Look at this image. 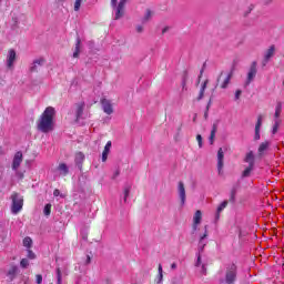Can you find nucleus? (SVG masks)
Masks as SVG:
<instances>
[{"label": "nucleus", "mask_w": 284, "mask_h": 284, "mask_svg": "<svg viewBox=\"0 0 284 284\" xmlns=\"http://www.w3.org/2000/svg\"><path fill=\"white\" fill-rule=\"evenodd\" d=\"M54 116H57V110L53 106H48L40 115L38 121V130L48 134L54 130Z\"/></svg>", "instance_id": "nucleus-1"}, {"label": "nucleus", "mask_w": 284, "mask_h": 284, "mask_svg": "<svg viewBox=\"0 0 284 284\" xmlns=\"http://www.w3.org/2000/svg\"><path fill=\"white\" fill-rule=\"evenodd\" d=\"M205 239H207V226H205V232L204 234L200 237L199 242V253H197V260L195 262V266L201 268V274H207V263H204L201 260V253L203 250H205Z\"/></svg>", "instance_id": "nucleus-2"}, {"label": "nucleus", "mask_w": 284, "mask_h": 284, "mask_svg": "<svg viewBox=\"0 0 284 284\" xmlns=\"http://www.w3.org/2000/svg\"><path fill=\"white\" fill-rule=\"evenodd\" d=\"M126 3L128 0H111V8L113 10L114 21H119V19H123V17H125Z\"/></svg>", "instance_id": "nucleus-3"}, {"label": "nucleus", "mask_w": 284, "mask_h": 284, "mask_svg": "<svg viewBox=\"0 0 284 284\" xmlns=\"http://www.w3.org/2000/svg\"><path fill=\"white\" fill-rule=\"evenodd\" d=\"M237 267L232 263L225 266L224 277L220 278V283L234 284L236 283Z\"/></svg>", "instance_id": "nucleus-4"}, {"label": "nucleus", "mask_w": 284, "mask_h": 284, "mask_svg": "<svg viewBox=\"0 0 284 284\" xmlns=\"http://www.w3.org/2000/svg\"><path fill=\"white\" fill-rule=\"evenodd\" d=\"M11 199H12L11 212L12 214H19V212L23 210V196H21L18 193H13L11 195Z\"/></svg>", "instance_id": "nucleus-5"}, {"label": "nucleus", "mask_w": 284, "mask_h": 284, "mask_svg": "<svg viewBox=\"0 0 284 284\" xmlns=\"http://www.w3.org/2000/svg\"><path fill=\"white\" fill-rule=\"evenodd\" d=\"M73 110H74L77 121H79L80 119H85L84 116L85 113H83V110H85V102H78L74 105Z\"/></svg>", "instance_id": "nucleus-6"}, {"label": "nucleus", "mask_w": 284, "mask_h": 284, "mask_svg": "<svg viewBox=\"0 0 284 284\" xmlns=\"http://www.w3.org/2000/svg\"><path fill=\"white\" fill-rule=\"evenodd\" d=\"M68 174H70V169L65 163H60L54 170V176H68Z\"/></svg>", "instance_id": "nucleus-7"}, {"label": "nucleus", "mask_w": 284, "mask_h": 284, "mask_svg": "<svg viewBox=\"0 0 284 284\" xmlns=\"http://www.w3.org/2000/svg\"><path fill=\"white\" fill-rule=\"evenodd\" d=\"M256 72H257V69H256V61L252 62L250 69H248V72H247V77H246V85H250V83L252 81H254V79H256Z\"/></svg>", "instance_id": "nucleus-8"}, {"label": "nucleus", "mask_w": 284, "mask_h": 284, "mask_svg": "<svg viewBox=\"0 0 284 284\" xmlns=\"http://www.w3.org/2000/svg\"><path fill=\"white\" fill-rule=\"evenodd\" d=\"M178 194L181 200V205H185V201L187 199V195L185 194V184L183 182L178 183Z\"/></svg>", "instance_id": "nucleus-9"}, {"label": "nucleus", "mask_w": 284, "mask_h": 284, "mask_svg": "<svg viewBox=\"0 0 284 284\" xmlns=\"http://www.w3.org/2000/svg\"><path fill=\"white\" fill-rule=\"evenodd\" d=\"M21 163H23V153H21L20 151L17 152L13 156V161H12V170L18 171Z\"/></svg>", "instance_id": "nucleus-10"}, {"label": "nucleus", "mask_w": 284, "mask_h": 284, "mask_svg": "<svg viewBox=\"0 0 284 284\" xmlns=\"http://www.w3.org/2000/svg\"><path fill=\"white\" fill-rule=\"evenodd\" d=\"M14 61H17V51H14V49H10L7 54V67L13 68Z\"/></svg>", "instance_id": "nucleus-11"}, {"label": "nucleus", "mask_w": 284, "mask_h": 284, "mask_svg": "<svg viewBox=\"0 0 284 284\" xmlns=\"http://www.w3.org/2000/svg\"><path fill=\"white\" fill-rule=\"evenodd\" d=\"M276 52V47L271 45L265 52H264V60H263V65H267V63L270 62V59H272V57H274Z\"/></svg>", "instance_id": "nucleus-12"}, {"label": "nucleus", "mask_w": 284, "mask_h": 284, "mask_svg": "<svg viewBox=\"0 0 284 284\" xmlns=\"http://www.w3.org/2000/svg\"><path fill=\"white\" fill-rule=\"evenodd\" d=\"M201 221H203V213L201 210H197L193 216V230L196 232L199 230V225H201Z\"/></svg>", "instance_id": "nucleus-13"}, {"label": "nucleus", "mask_w": 284, "mask_h": 284, "mask_svg": "<svg viewBox=\"0 0 284 284\" xmlns=\"http://www.w3.org/2000/svg\"><path fill=\"white\" fill-rule=\"evenodd\" d=\"M223 149L220 148L217 151V172L219 174H222L223 172V159H224Z\"/></svg>", "instance_id": "nucleus-14"}, {"label": "nucleus", "mask_w": 284, "mask_h": 284, "mask_svg": "<svg viewBox=\"0 0 284 284\" xmlns=\"http://www.w3.org/2000/svg\"><path fill=\"white\" fill-rule=\"evenodd\" d=\"M21 23H26V16L19 13L17 16L12 17V26H14L16 28L21 26Z\"/></svg>", "instance_id": "nucleus-15"}, {"label": "nucleus", "mask_w": 284, "mask_h": 284, "mask_svg": "<svg viewBox=\"0 0 284 284\" xmlns=\"http://www.w3.org/2000/svg\"><path fill=\"white\" fill-rule=\"evenodd\" d=\"M244 163H247L248 166L254 168V165L256 163V159L254 156V152L250 151L248 153H246V155L244 158Z\"/></svg>", "instance_id": "nucleus-16"}, {"label": "nucleus", "mask_w": 284, "mask_h": 284, "mask_svg": "<svg viewBox=\"0 0 284 284\" xmlns=\"http://www.w3.org/2000/svg\"><path fill=\"white\" fill-rule=\"evenodd\" d=\"M270 141H264L260 144L258 149H257V154L260 156H263V154H265V152H267V150H270Z\"/></svg>", "instance_id": "nucleus-17"}, {"label": "nucleus", "mask_w": 284, "mask_h": 284, "mask_svg": "<svg viewBox=\"0 0 284 284\" xmlns=\"http://www.w3.org/2000/svg\"><path fill=\"white\" fill-rule=\"evenodd\" d=\"M130 192H132V184L124 185L122 195L123 203H128V199H130Z\"/></svg>", "instance_id": "nucleus-18"}, {"label": "nucleus", "mask_w": 284, "mask_h": 284, "mask_svg": "<svg viewBox=\"0 0 284 284\" xmlns=\"http://www.w3.org/2000/svg\"><path fill=\"white\" fill-rule=\"evenodd\" d=\"M43 63H45V60L43 58L36 59L33 63L30 65V71L37 72V68H39V65H43Z\"/></svg>", "instance_id": "nucleus-19"}, {"label": "nucleus", "mask_w": 284, "mask_h": 284, "mask_svg": "<svg viewBox=\"0 0 284 284\" xmlns=\"http://www.w3.org/2000/svg\"><path fill=\"white\" fill-rule=\"evenodd\" d=\"M232 77H233L232 71L225 74L224 80L220 85L222 90H225L230 85V81H232Z\"/></svg>", "instance_id": "nucleus-20"}, {"label": "nucleus", "mask_w": 284, "mask_h": 284, "mask_svg": "<svg viewBox=\"0 0 284 284\" xmlns=\"http://www.w3.org/2000/svg\"><path fill=\"white\" fill-rule=\"evenodd\" d=\"M227 200L223 201L219 206H217V210H216V215H215V219L219 220L221 219V212H223V210H225V207H227Z\"/></svg>", "instance_id": "nucleus-21"}, {"label": "nucleus", "mask_w": 284, "mask_h": 284, "mask_svg": "<svg viewBox=\"0 0 284 284\" xmlns=\"http://www.w3.org/2000/svg\"><path fill=\"white\" fill-rule=\"evenodd\" d=\"M83 161H85V155L82 152L77 153L75 163L80 170H81V165L83 164Z\"/></svg>", "instance_id": "nucleus-22"}, {"label": "nucleus", "mask_w": 284, "mask_h": 284, "mask_svg": "<svg viewBox=\"0 0 284 284\" xmlns=\"http://www.w3.org/2000/svg\"><path fill=\"white\" fill-rule=\"evenodd\" d=\"M79 54H81V39H77L75 49L73 52V59H79Z\"/></svg>", "instance_id": "nucleus-23"}, {"label": "nucleus", "mask_w": 284, "mask_h": 284, "mask_svg": "<svg viewBox=\"0 0 284 284\" xmlns=\"http://www.w3.org/2000/svg\"><path fill=\"white\" fill-rule=\"evenodd\" d=\"M252 172H254V166L246 168L242 173V178L247 179V176H251Z\"/></svg>", "instance_id": "nucleus-24"}, {"label": "nucleus", "mask_w": 284, "mask_h": 284, "mask_svg": "<svg viewBox=\"0 0 284 284\" xmlns=\"http://www.w3.org/2000/svg\"><path fill=\"white\" fill-rule=\"evenodd\" d=\"M278 128H281V119H275L272 129V134H276V132H278Z\"/></svg>", "instance_id": "nucleus-25"}, {"label": "nucleus", "mask_w": 284, "mask_h": 284, "mask_svg": "<svg viewBox=\"0 0 284 284\" xmlns=\"http://www.w3.org/2000/svg\"><path fill=\"white\" fill-rule=\"evenodd\" d=\"M152 11L150 9L146 10V12L144 13V17L142 19L143 23H148V21H150V19H152Z\"/></svg>", "instance_id": "nucleus-26"}, {"label": "nucleus", "mask_w": 284, "mask_h": 284, "mask_svg": "<svg viewBox=\"0 0 284 284\" xmlns=\"http://www.w3.org/2000/svg\"><path fill=\"white\" fill-rule=\"evenodd\" d=\"M216 138V124L213 125V129L211 131L210 135V143L211 145L214 144V139Z\"/></svg>", "instance_id": "nucleus-27"}, {"label": "nucleus", "mask_w": 284, "mask_h": 284, "mask_svg": "<svg viewBox=\"0 0 284 284\" xmlns=\"http://www.w3.org/2000/svg\"><path fill=\"white\" fill-rule=\"evenodd\" d=\"M261 125H263V115H258L255 130L261 131Z\"/></svg>", "instance_id": "nucleus-28"}, {"label": "nucleus", "mask_w": 284, "mask_h": 284, "mask_svg": "<svg viewBox=\"0 0 284 284\" xmlns=\"http://www.w3.org/2000/svg\"><path fill=\"white\" fill-rule=\"evenodd\" d=\"M23 246H24V247H28V248L32 247V239H30V237H24V240H23Z\"/></svg>", "instance_id": "nucleus-29"}, {"label": "nucleus", "mask_w": 284, "mask_h": 284, "mask_svg": "<svg viewBox=\"0 0 284 284\" xmlns=\"http://www.w3.org/2000/svg\"><path fill=\"white\" fill-rule=\"evenodd\" d=\"M158 272H159V282L158 283H161L163 281V266L161 264H159L158 266Z\"/></svg>", "instance_id": "nucleus-30"}, {"label": "nucleus", "mask_w": 284, "mask_h": 284, "mask_svg": "<svg viewBox=\"0 0 284 284\" xmlns=\"http://www.w3.org/2000/svg\"><path fill=\"white\" fill-rule=\"evenodd\" d=\"M81 3H83V0H75L74 2V11L79 12L81 10Z\"/></svg>", "instance_id": "nucleus-31"}, {"label": "nucleus", "mask_w": 284, "mask_h": 284, "mask_svg": "<svg viewBox=\"0 0 284 284\" xmlns=\"http://www.w3.org/2000/svg\"><path fill=\"white\" fill-rule=\"evenodd\" d=\"M51 210H52V205L51 204H47L45 206H44V215L45 216H50V212H51Z\"/></svg>", "instance_id": "nucleus-32"}, {"label": "nucleus", "mask_w": 284, "mask_h": 284, "mask_svg": "<svg viewBox=\"0 0 284 284\" xmlns=\"http://www.w3.org/2000/svg\"><path fill=\"white\" fill-rule=\"evenodd\" d=\"M281 112H282V106L280 104L275 109V114H274L275 119H280L281 118Z\"/></svg>", "instance_id": "nucleus-33"}, {"label": "nucleus", "mask_w": 284, "mask_h": 284, "mask_svg": "<svg viewBox=\"0 0 284 284\" xmlns=\"http://www.w3.org/2000/svg\"><path fill=\"white\" fill-rule=\"evenodd\" d=\"M17 266H11V268L8 271V276H14V274H17Z\"/></svg>", "instance_id": "nucleus-34"}, {"label": "nucleus", "mask_w": 284, "mask_h": 284, "mask_svg": "<svg viewBox=\"0 0 284 284\" xmlns=\"http://www.w3.org/2000/svg\"><path fill=\"white\" fill-rule=\"evenodd\" d=\"M108 159V144L104 145V151L102 153V161H106Z\"/></svg>", "instance_id": "nucleus-35"}, {"label": "nucleus", "mask_w": 284, "mask_h": 284, "mask_svg": "<svg viewBox=\"0 0 284 284\" xmlns=\"http://www.w3.org/2000/svg\"><path fill=\"white\" fill-rule=\"evenodd\" d=\"M20 265L21 267H28V265H30V262L28 261V258H22Z\"/></svg>", "instance_id": "nucleus-36"}, {"label": "nucleus", "mask_w": 284, "mask_h": 284, "mask_svg": "<svg viewBox=\"0 0 284 284\" xmlns=\"http://www.w3.org/2000/svg\"><path fill=\"white\" fill-rule=\"evenodd\" d=\"M57 284H62V280H61V270L60 268H58L57 270Z\"/></svg>", "instance_id": "nucleus-37"}, {"label": "nucleus", "mask_w": 284, "mask_h": 284, "mask_svg": "<svg viewBox=\"0 0 284 284\" xmlns=\"http://www.w3.org/2000/svg\"><path fill=\"white\" fill-rule=\"evenodd\" d=\"M196 141L199 143V148H203V136H201V134L196 135Z\"/></svg>", "instance_id": "nucleus-38"}, {"label": "nucleus", "mask_w": 284, "mask_h": 284, "mask_svg": "<svg viewBox=\"0 0 284 284\" xmlns=\"http://www.w3.org/2000/svg\"><path fill=\"white\" fill-rule=\"evenodd\" d=\"M27 252H28L27 254L28 258H30L31 261H33V258H37V255L32 251L28 250Z\"/></svg>", "instance_id": "nucleus-39"}, {"label": "nucleus", "mask_w": 284, "mask_h": 284, "mask_svg": "<svg viewBox=\"0 0 284 284\" xmlns=\"http://www.w3.org/2000/svg\"><path fill=\"white\" fill-rule=\"evenodd\" d=\"M119 174H121V170L120 169H115L113 171V174H112L111 179L115 180L119 176Z\"/></svg>", "instance_id": "nucleus-40"}, {"label": "nucleus", "mask_w": 284, "mask_h": 284, "mask_svg": "<svg viewBox=\"0 0 284 284\" xmlns=\"http://www.w3.org/2000/svg\"><path fill=\"white\" fill-rule=\"evenodd\" d=\"M36 281L38 284L43 283V276L41 274L36 275Z\"/></svg>", "instance_id": "nucleus-41"}, {"label": "nucleus", "mask_w": 284, "mask_h": 284, "mask_svg": "<svg viewBox=\"0 0 284 284\" xmlns=\"http://www.w3.org/2000/svg\"><path fill=\"white\" fill-rule=\"evenodd\" d=\"M102 109L103 112L108 113V103L105 102V100H102Z\"/></svg>", "instance_id": "nucleus-42"}, {"label": "nucleus", "mask_w": 284, "mask_h": 284, "mask_svg": "<svg viewBox=\"0 0 284 284\" xmlns=\"http://www.w3.org/2000/svg\"><path fill=\"white\" fill-rule=\"evenodd\" d=\"M241 94H242L241 90L235 91V101H239L241 99Z\"/></svg>", "instance_id": "nucleus-43"}, {"label": "nucleus", "mask_w": 284, "mask_h": 284, "mask_svg": "<svg viewBox=\"0 0 284 284\" xmlns=\"http://www.w3.org/2000/svg\"><path fill=\"white\" fill-rule=\"evenodd\" d=\"M135 31H136L139 34H141V32H143V26L138 24V26L135 27Z\"/></svg>", "instance_id": "nucleus-44"}, {"label": "nucleus", "mask_w": 284, "mask_h": 284, "mask_svg": "<svg viewBox=\"0 0 284 284\" xmlns=\"http://www.w3.org/2000/svg\"><path fill=\"white\" fill-rule=\"evenodd\" d=\"M255 141H258L261 139V131L255 130Z\"/></svg>", "instance_id": "nucleus-45"}, {"label": "nucleus", "mask_w": 284, "mask_h": 284, "mask_svg": "<svg viewBox=\"0 0 284 284\" xmlns=\"http://www.w3.org/2000/svg\"><path fill=\"white\" fill-rule=\"evenodd\" d=\"M114 112V109L112 108V104H108V114H112Z\"/></svg>", "instance_id": "nucleus-46"}, {"label": "nucleus", "mask_w": 284, "mask_h": 284, "mask_svg": "<svg viewBox=\"0 0 284 284\" xmlns=\"http://www.w3.org/2000/svg\"><path fill=\"white\" fill-rule=\"evenodd\" d=\"M61 194V191H59V189H55L53 191V196H59Z\"/></svg>", "instance_id": "nucleus-47"}, {"label": "nucleus", "mask_w": 284, "mask_h": 284, "mask_svg": "<svg viewBox=\"0 0 284 284\" xmlns=\"http://www.w3.org/2000/svg\"><path fill=\"white\" fill-rule=\"evenodd\" d=\"M204 94H205V91H203V90L201 89L199 99H200V100L203 99V95H204Z\"/></svg>", "instance_id": "nucleus-48"}, {"label": "nucleus", "mask_w": 284, "mask_h": 284, "mask_svg": "<svg viewBox=\"0 0 284 284\" xmlns=\"http://www.w3.org/2000/svg\"><path fill=\"white\" fill-rule=\"evenodd\" d=\"M205 88H207V81H205V82L203 83V85H202V89H201V90L205 91Z\"/></svg>", "instance_id": "nucleus-49"}, {"label": "nucleus", "mask_w": 284, "mask_h": 284, "mask_svg": "<svg viewBox=\"0 0 284 284\" xmlns=\"http://www.w3.org/2000/svg\"><path fill=\"white\" fill-rule=\"evenodd\" d=\"M171 270H176V263L171 264Z\"/></svg>", "instance_id": "nucleus-50"}, {"label": "nucleus", "mask_w": 284, "mask_h": 284, "mask_svg": "<svg viewBox=\"0 0 284 284\" xmlns=\"http://www.w3.org/2000/svg\"><path fill=\"white\" fill-rule=\"evenodd\" d=\"M112 146V142H108V148H111Z\"/></svg>", "instance_id": "nucleus-51"}, {"label": "nucleus", "mask_w": 284, "mask_h": 284, "mask_svg": "<svg viewBox=\"0 0 284 284\" xmlns=\"http://www.w3.org/2000/svg\"><path fill=\"white\" fill-rule=\"evenodd\" d=\"M162 32H163V33L168 32V28L163 29Z\"/></svg>", "instance_id": "nucleus-52"}, {"label": "nucleus", "mask_w": 284, "mask_h": 284, "mask_svg": "<svg viewBox=\"0 0 284 284\" xmlns=\"http://www.w3.org/2000/svg\"><path fill=\"white\" fill-rule=\"evenodd\" d=\"M88 261H90V257H88Z\"/></svg>", "instance_id": "nucleus-53"}]
</instances>
